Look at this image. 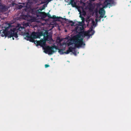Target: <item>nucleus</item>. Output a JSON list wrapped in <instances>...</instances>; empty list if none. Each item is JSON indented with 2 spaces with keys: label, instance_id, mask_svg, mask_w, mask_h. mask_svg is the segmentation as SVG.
<instances>
[{
  "label": "nucleus",
  "instance_id": "obj_18",
  "mask_svg": "<svg viewBox=\"0 0 131 131\" xmlns=\"http://www.w3.org/2000/svg\"><path fill=\"white\" fill-rule=\"evenodd\" d=\"M49 2V1L48 0H47L46 2H43V1H41V3H40V4H43L44 3H46V6H47V5L48 4V3Z\"/></svg>",
  "mask_w": 131,
  "mask_h": 131
},
{
  "label": "nucleus",
  "instance_id": "obj_19",
  "mask_svg": "<svg viewBox=\"0 0 131 131\" xmlns=\"http://www.w3.org/2000/svg\"><path fill=\"white\" fill-rule=\"evenodd\" d=\"M93 31L94 32V33L95 32V31L94 30H93L92 29V27L91 28H90L89 30L87 32L89 34H90V32H91V34H92V33Z\"/></svg>",
  "mask_w": 131,
  "mask_h": 131
},
{
  "label": "nucleus",
  "instance_id": "obj_7",
  "mask_svg": "<svg viewBox=\"0 0 131 131\" xmlns=\"http://www.w3.org/2000/svg\"><path fill=\"white\" fill-rule=\"evenodd\" d=\"M99 13L100 15L99 17V21H100L101 18H103L105 14V11L103 8H100L99 10Z\"/></svg>",
  "mask_w": 131,
  "mask_h": 131
},
{
  "label": "nucleus",
  "instance_id": "obj_20",
  "mask_svg": "<svg viewBox=\"0 0 131 131\" xmlns=\"http://www.w3.org/2000/svg\"><path fill=\"white\" fill-rule=\"evenodd\" d=\"M58 52L61 54H63L64 53V52H63V50L62 49H59Z\"/></svg>",
  "mask_w": 131,
  "mask_h": 131
},
{
  "label": "nucleus",
  "instance_id": "obj_5",
  "mask_svg": "<svg viewBox=\"0 0 131 131\" xmlns=\"http://www.w3.org/2000/svg\"><path fill=\"white\" fill-rule=\"evenodd\" d=\"M32 13L36 15L38 17H41L42 18H45L46 17V13L45 12H42L37 10H32Z\"/></svg>",
  "mask_w": 131,
  "mask_h": 131
},
{
  "label": "nucleus",
  "instance_id": "obj_10",
  "mask_svg": "<svg viewBox=\"0 0 131 131\" xmlns=\"http://www.w3.org/2000/svg\"><path fill=\"white\" fill-rule=\"evenodd\" d=\"M75 49V47H73L72 45V46L69 47L68 49L66 52H64V53L66 54H68L70 52H72V51L74 50Z\"/></svg>",
  "mask_w": 131,
  "mask_h": 131
},
{
  "label": "nucleus",
  "instance_id": "obj_1",
  "mask_svg": "<svg viewBox=\"0 0 131 131\" xmlns=\"http://www.w3.org/2000/svg\"><path fill=\"white\" fill-rule=\"evenodd\" d=\"M44 38L43 39H42L39 41H37L36 43L37 46H40L42 47V48L44 50V52L46 53H48V54H52L55 52L54 50V48L57 49V47L54 46L51 47L49 46H46V43L47 41H48L50 42L53 41L52 38V36L48 34H47L46 36H44Z\"/></svg>",
  "mask_w": 131,
  "mask_h": 131
},
{
  "label": "nucleus",
  "instance_id": "obj_17",
  "mask_svg": "<svg viewBox=\"0 0 131 131\" xmlns=\"http://www.w3.org/2000/svg\"><path fill=\"white\" fill-rule=\"evenodd\" d=\"M108 4H110V3L108 2L105 1L104 3V7H107L108 5Z\"/></svg>",
  "mask_w": 131,
  "mask_h": 131
},
{
  "label": "nucleus",
  "instance_id": "obj_27",
  "mask_svg": "<svg viewBox=\"0 0 131 131\" xmlns=\"http://www.w3.org/2000/svg\"><path fill=\"white\" fill-rule=\"evenodd\" d=\"M49 66L48 64H46L45 65V68H47Z\"/></svg>",
  "mask_w": 131,
  "mask_h": 131
},
{
  "label": "nucleus",
  "instance_id": "obj_21",
  "mask_svg": "<svg viewBox=\"0 0 131 131\" xmlns=\"http://www.w3.org/2000/svg\"><path fill=\"white\" fill-rule=\"evenodd\" d=\"M46 17L47 16L49 18H51V16L49 12H48L47 13H46Z\"/></svg>",
  "mask_w": 131,
  "mask_h": 131
},
{
  "label": "nucleus",
  "instance_id": "obj_4",
  "mask_svg": "<svg viewBox=\"0 0 131 131\" xmlns=\"http://www.w3.org/2000/svg\"><path fill=\"white\" fill-rule=\"evenodd\" d=\"M79 42L74 36L67 42V43L68 46L71 45L73 44H74V45L73 46V47H74L75 48V47L79 48L82 47L80 45V43Z\"/></svg>",
  "mask_w": 131,
  "mask_h": 131
},
{
  "label": "nucleus",
  "instance_id": "obj_29",
  "mask_svg": "<svg viewBox=\"0 0 131 131\" xmlns=\"http://www.w3.org/2000/svg\"><path fill=\"white\" fill-rule=\"evenodd\" d=\"M91 2L94 1V0H89Z\"/></svg>",
  "mask_w": 131,
  "mask_h": 131
},
{
  "label": "nucleus",
  "instance_id": "obj_8",
  "mask_svg": "<svg viewBox=\"0 0 131 131\" xmlns=\"http://www.w3.org/2000/svg\"><path fill=\"white\" fill-rule=\"evenodd\" d=\"M21 18L30 21H31L32 20L31 17L29 15L22 14L21 15Z\"/></svg>",
  "mask_w": 131,
  "mask_h": 131
},
{
  "label": "nucleus",
  "instance_id": "obj_26",
  "mask_svg": "<svg viewBox=\"0 0 131 131\" xmlns=\"http://www.w3.org/2000/svg\"><path fill=\"white\" fill-rule=\"evenodd\" d=\"M46 5V4H45L44 5H43V7H42V10H43V9H44L45 8V6Z\"/></svg>",
  "mask_w": 131,
  "mask_h": 131
},
{
  "label": "nucleus",
  "instance_id": "obj_35",
  "mask_svg": "<svg viewBox=\"0 0 131 131\" xmlns=\"http://www.w3.org/2000/svg\"><path fill=\"white\" fill-rule=\"evenodd\" d=\"M97 11L96 12L97 13Z\"/></svg>",
  "mask_w": 131,
  "mask_h": 131
},
{
  "label": "nucleus",
  "instance_id": "obj_11",
  "mask_svg": "<svg viewBox=\"0 0 131 131\" xmlns=\"http://www.w3.org/2000/svg\"><path fill=\"white\" fill-rule=\"evenodd\" d=\"M33 35L35 38H39L40 37L44 35L42 32L36 33L35 32H34Z\"/></svg>",
  "mask_w": 131,
  "mask_h": 131
},
{
  "label": "nucleus",
  "instance_id": "obj_13",
  "mask_svg": "<svg viewBox=\"0 0 131 131\" xmlns=\"http://www.w3.org/2000/svg\"><path fill=\"white\" fill-rule=\"evenodd\" d=\"M26 37L27 38V40H29L31 42H34V39L31 36L29 35L28 33H27V35L26 36Z\"/></svg>",
  "mask_w": 131,
  "mask_h": 131
},
{
  "label": "nucleus",
  "instance_id": "obj_24",
  "mask_svg": "<svg viewBox=\"0 0 131 131\" xmlns=\"http://www.w3.org/2000/svg\"><path fill=\"white\" fill-rule=\"evenodd\" d=\"M69 23H72V24L71 25L72 26H73L74 24V23L72 21H70L69 22Z\"/></svg>",
  "mask_w": 131,
  "mask_h": 131
},
{
  "label": "nucleus",
  "instance_id": "obj_30",
  "mask_svg": "<svg viewBox=\"0 0 131 131\" xmlns=\"http://www.w3.org/2000/svg\"><path fill=\"white\" fill-rule=\"evenodd\" d=\"M95 21H96V22H97L98 21V19H95Z\"/></svg>",
  "mask_w": 131,
  "mask_h": 131
},
{
  "label": "nucleus",
  "instance_id": "obj_14",
  "mask_svg": "<svg viewBox=\"0 0 131 131\" xmlns=\"http://www.w3.org/2000/svg\"><path fill=\"white\" fill-rule=\"evenodd\" d=\"M70 4L73 7H75L76 5V3L73 0H71Z\"/></svg>",
  "mask_w": 131,
  "mask_h": 131
},
{
  "label": "nucleus",
  "instance_id": "obj_36",
  "mask_svg": "<svg viewBox=\"0 0 131 131\" xmlns=\"http://www.w3.org/2000/svg\"><path fill=\"white\" fill-rule=\"evenodd\" d=\"M97 15H96V18L97 17Z\"/></svg>",
  "mask_w": 131,
  "mask_h": 131
},
{
  "label": "nucleus",
  "instance_id": "obj_31",
  "mask_svg": "<svg viewBox=\"0 0 131 131\" xmlns=\"http://www.w3.org/2000/svg\"><path fill=\"white\" fill-rule=\"evenodd\" d=\"M49 1V2H50L51 1H52V0H48Z\"/></svg>",
  "mask_w": 131,
  "mask_h": 131
},
{
  "label": "nucleus",
  "instance_id": "obj_3",
  "mask_svg": "<svg viewBox=\"0 0 131 131\" xmlns=\"http://www.w3.org/2000/svg\"><path fill=\"white\" fill-rule=\"evenodd\" d=\"M9 28V26L5 27V29L1 33V36L3 37H8V38H10L13 37L17 38L18 36H17V34H15L13 32V29H10V31H8Z\"/></svg>",
  "mask_w": 131,
  "mask_h": 131
},
{
  "label": "nucleus",
  "instance_id": "obj_33",
  "mask_svg": "<svg viewBox=\"0 0 131 131\" xmlns=\"http://www.w3.org/2000/svg\"><path fill=\"white\" fill-rule=\"evenodd\" d=\"M12 39H13V40H14V38L13 37Z\"/></svg>",
  "mask_w": 131,
  "mask_h": 131
},
{
  "label": "nucleus",
  "instance_id": "obj_15",
  "mask_svg": "<svg viewBox=\"0 0 131 131\" xmlns=\"http://www.w3.org/2000/svg\"><path fill=\"white\" fill-rule=\"evenodd\" d=\"M112 0H105V1L110 3L111 5H115V2L113 1H112Z\"/></svg>",
  "mask_w": 131,
  "mask_h": 131
},
{
  "label": "nucleus",
  "instance_id": "obj_9",
  "mask_svg": "<svg viewBox=\"0 0 131 131\" xmlns=\"http://www.w3.org/2000/svg\"><path fill=\"white\" fill-rule=\"evenodd\" d=\"M84 27L83 26L80 25H78L75 28V30L77 32L79 33L80 31L83 30Z\"/></svg>",
  "mask_w": 131,
  "mask_h": 131
},
{
  "label": "nucleus",
  "instance_id": "obj_34",
  "mask_svg": "<svg viewBox=\"0 0 131 131\" xmlns=\"http://www.w3.org/2000/svg\"><path fill=\"white\" fill-rule=\"evenodd\" d=\"M106 17V16H105L104 17V18H105Z\"/></svg>",
  "mask_w": 131,
  "mask_h": 131
},
{
  "label": "nucleus",
  "instance_id": "obj_23",
  "mask_svg": "<svg viewBox=\"0 0 131 131\" xmlns=\"http://www.w3.org/2000/svg\"><path fill=\"white\" fill-rule=\"evenodd\" d=\"M80 17L81 18V20H84V18L81 15H80Z\"/></svg>",
  "mask_w": 131,
  "mask_h": 131
},
{
  "label": "nucleus",
  "instance_id": "obj_22",
  "mask_svg": "<svg viewBox=\"0 0 131 131\" xmlns=\"http://www.w3.org/2000/svg\"><path fill=\"white\" fill-rule=\"evenodd\" d=\"M29 26V24L28 23H24L23 25V26L24 27V28Z\"/></svg>",
  "mask_w": 131,
  "mask_h": 131
},
{
  "label": "nucleus",
  "instance_id": "obj_25",
  "mask_svg": "<svg viewBox=\"0 0 131 131\" xmlns=\"http://www.w3.org/2000/svg\"><path fill=\"white\" fill-rule=\"evenodd\" d=\"M18 6L19 7L18 8L19 9L21 8H22V7H23V6H22V5H18Z\"/></svg>",
  "mask_w": 131,
  "mask_h": 131
},
{
  "label": "nucleus",
  "instance_id": "obj_28",
  "mask_svg": "<svg viewBox=\"0 0 131 131\" xmlns=\"http://www.w3.org/2000/svg\"><path fill=\"white\" fill-rule=\"evenodd\" d=\"M92 25L93 26L95 24V22L94 21H92Z\"/></svg>",
  "mask_w": 131,
  "mask_h": 131
},
{
  "label": "nucleus",
  "instance_id": "obj_2",
  "mask_svg": "<svg viewBox=\"0 0 131 131\" xmlns=\"http://www.w3.org/2000/svg\"><path fill=\"white\" fill-rule=\"evenodd\" d=\"M94 34V32L93 31L92 34H89L88 33L87 31H85L83 30L80 31L78 34L74 36L78 41L80 43V45L82 47L84 46L85 45V44L83 41V38H80L81 37L84 38L86 36H88L89 37V38L91 36L93 35Z\"/></svg>",
  "mask_w": 131,
  "mask_h": 131
},
{
  "label": "nucleus",
  "instance_id": "obj_32",
  "mask_svg": "<svg viewBox=\"0 0 131 131\" xmlns=\"http://www.w3.org/2000/svg\"><path fill=\"white\" fill-rule=\"evenodd\" d=\"M67 30H65V31L66 32H67Z\"/></svg>",
  "mask_w": 131,
  "mask_h": 131
},
{
  "label": "nucleus",
  "instance_id": "obj_16",
  "mask_svg": "<svg viewBox=\"0 0 131 131\" xmlns=\"http://www.w3.org/2000/svg\"><path fill=\"white\" fill-rule=\"evenodd\" d=\"M51 18L52 19H62V18L61 17H58V16H56L55 15H53L52 16H51Z\"/></svg>",
  "mask_w": 131,
  "mask_h": 131
},
{
  "label": "nucleus",
  "instance_id": "obj_12",
  "mask_svg": "<svg viewBox=\"0 0 131 131\" xmlns=\"http://www.w3.org/2000/svg\"><path fill=\"white\" fill-rule=\"evenodd\" d=\"M0 9L1 12H4L6 11L7 10V9L5 6L3 5H0Z\"/></svg>",
  "mask_w": 131,
  "mask_h": 131
},
{
  "label": "nucleus",
  "instance_id": "obj_6",
  "mask_svg": "<svg viewBox=\"0 0 131 131\" xmlns=\"http://www.w3.org/2000/svg\"><path fill=\"white\" fill-rule=\"evenodd\" d=\"M24 28V26H21L20 25H18V26L15 28H13V32L15 34L16 33L17 36H18L17 32H18L19 31H21Z\"/></svg>",
  "mask_w": 131,
  "mask_h": 131
}]
</instances>
